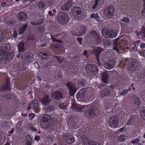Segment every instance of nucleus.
Masks as SVG:
<instances>
[{"label": "nucleus", "instance_id": "obj_1", "mask_svg": "<svg viewBox=\"0 0 145 145\" xmlns=\"http://www.w3.org/2000/svg\"><path fill=\"white\" fill-rule=\"evenodd\" d=\"M8 49L7 47L5 46L0 49V64H4L9 59L12 58L13 56V53L8 54Z\"/></svg>", "mask_w": 145, "mask_h": 145}, {"label": "nucleus", "instance_id": "obj_2", "mask_svg": "<svg viewBox=\"0 0 145 145\" xmlns=\"http://www.w3.org/2000/svg\"><path fill=\"white\" fill-rule=\"evenodd\" d=\"M83 111L86 115L89 118H92L95 115L96 106L90 105H86L84 106Z\"/></svg>", "mask_w": 145, "mask_h": 145}, {"label": "nucleus", "instance_id": "obj_3", "mask_svg": "<svg viewBox=\"0 0 145 145\" xmlns=\"http://www.w3.org/2000/svg\"><path fill=\"white\" fill-rule=\"evenodd\" d=\"M57 19L59 22L61 23H65L69 20V16L65 12H59L57 16Z\"/></svg>", "mask_w": 145, "mask_h": 145}, {"label": "nucleus", "instance_id": "obj_4", "mask_svg": "<svg viewBox=\"0 0 145 145\" xmlns=\"http://www.w3.org/2000/svg\"><path fill=\"white\" fill-rule=\"evenodd\" d=\"M119 117L117 116H113L109 118L108 120L109 125L112 128H116L118 125Z\"/></svg>", "mask_w": 145, "mask_h": 145}, {"label": "nucleus", "instance_id": "obj_5", "mask_svg": "<svg viewBox=\"0 0 145 145\" xmlns=\"http://www.w3.org/2000/svg\"><path fill=\"white\" fill-rule=\"evenodd\" d=\"M104 11L105 14L108 18H110L114 16L115 8L113 6L109 5L106 7Z\"/></svg>", "mask_w": 145, "mask_h": 145}, {"label": "nucleus", "instance_id": "obj_6", "mask_svg": "<svg viewBox=\"0 0 145 145\" xmlns=\"http://www.w3.org/2000/svg\"><path fill=\"white\" fill-rule=\"evenodd\" d=\"M103 36L106 38H114L117 35V33L110 30L103 29L102 31Z\"/></svg>", "mask_w": 145, "mask_h": 145}, {"label": "nucleus", "instance_id": "obj_7", "mask_svg": "<svg viewBox=\"0 0 145 145\" xmlns=\"http://www.w3.org/2000/svg\"><path fill=\"white\" fill-rule=\"evenodd\" d=\"M92 47L93 48H92L93 49V53L94 54L98 63L100 64L99 58L101 53L103 51V49L100 47Z\"/></svg>", "mask_w": 145, "mask_h": 145}, {"label": "nucleus", "instance_id": "obj_8", "mask_svg": "<svg viewBox=\"0 0 145 145\" xmlns=\"http://www.w3.org/2000/svg\"><path fill=\"white\" fill-rule=\"evenodd\" d=\"M86 91L84 89H81L77 94L76 97L78 100L83 101L85 100Z\"/></svg>", "mask_w": 145, "mask_h": 145}, {"label": "nucleus", "instance_id": "obj_9", "mask_svg": "<svg viewBox=\"0 0 145 145\" xmlns=\"http://www.w3.org/2000/svg\"><path fill=\"white\" fill-rule=\"evenodd\" d=\"M67 85L69 89V93L71 95L73 96L76 91L75 85L71 82H68Z\"/></svg>", "mask_w": 145, "mask_h": 145}, {"label": "nucleus", "instance_id": "obj_10", "mask_svg": "<svg viewBox=\"0 0 145 145\" xmlns=\"http://www.w3.org/2000/svg\"><path fill=\"white\" fill-rule=\"evenodd\" d=\"M116 64L115 60L110 59L104 64V66L105 69H112Z\"/></svg>", "mask_w": 145, "mask_h": 145}, {"label": "nucleus", "instance_id": "obj_11", "mask_svg": "<svg viewBox=\"0 0 145 145\" xmlns=\"http://www.w3.org/2000/svg\"><path fill=\"white\" fill-rule=\"evenodd\" d=\"M18 20L19 22L24 21L27 18V14L24 12H20L17 14Z\"/></svg>", "mask_w": 145, "mask_h": 145}, {"label": "nucleus", "instance_id": "obj_12", "mask_svg": "<svg viewBox=\"0 0 145 145\" xmlns=\"http://www.w3.org/2000/svg\"><path fill=\"white\" fill-rule=\"evenodd\" d=\"M82 141L84 145H99L98 142L91 141L86 137L82 138Z\"/></svg>", "mask_w": 145, "mask_h": 145}, {"label": "nucleus", "instance_id": "obj_13", "mask_svg": "<svg viewBox=\"0 0 145 145\" xmlns=\"http://www.w3.org/2000/svg\"><path fill=\"white\" fill-rule=\"evenodd\" d=\"M86 69L92 73L97 72L98 71L97 67L94 64H88L86 65Z\"/></svg>", "mask_w": 145, "mask_h": 145}, {"label": "nucleus", "instance_id": "obj_14", "mask_svg": "<svg viewBox=\"0 0 145 145\" xmlns=\"http://www.w3.org/2000/svg\"><path fill=\"white\" fill-rule=\"evenodd\" d=\"M52 97L55 99L59 100L63 98V95L60 91H57L53 93L52 94Z\"/></svg>", "mask_w": 145, "mask_h": 145}, {"label": "nucleus", "instance_id": "obj_15", "mask_svg": "<svg viewBox=\"0 0 145 145\" xmlns=\"http://www.w3.org/2000/svg\"><path fill=\"white\" fill-rule=\"evenodd\" d=\"M72 12L74 17L76 18L81 13V9L77 7H75L72 9Z\"/></svg>", "mask_w": 145, "mask_h": 145}, {"label": "nucleus", "instance_id": "obj_16", "mask_svg": "<svg viewBox=\"0 0 145 145\" xmlns=\"http://www.w3.org/2000/svg\"><path fill=\"white\" fill-rule=\"evenodd\" d=\"M64 139L65 142L69 144H71L73 143L75 140L73 136L70 135H65L64 137Z\"/></svg>", "mask_w": 145, "mask_h": 145}, {"label": "nucleus", "instance_id": "obj_17", "mask_svg": "<svg viewBox=\"0 0 145 145\" xmlns=\"http://www.w3.org/2000/svg\"><path fill=\"white\" fill-rule=\"evenodd\" d=\"M10 80L6 78L5 80V84L1 87V89L2 91H6L8 90L10 91Z\"/></svg>", "mask_w": 145, "mask_h": 145}, {"label": "nucleus", "instance_id": "obj_18", "mask_svg": "<svg viewBox=\"0 0 145 145\" xmlns=\"http://www.w3.org/2000/svg\"><path fill=\"white\" fill-rule=\"evenodd\" d=\"M49 97V95H47L42 99H40L39 101L43 105H48L50 103L51 101V99Z\"/></svg>", "mask_w": 145, "mask_h": 145}, {"label": "nucleus", "instance_id": "obj_19", "mask_svg": "<svg viewBox=\"0 0 145 145\" xmlns=\"http://www.w3.org/2000/svg\"><path fill=\"white\" fill-rule=\"evenodd\" d=\"M71 108L73 110L75 111H78L79 112L83 111L84 106L83 107L81 105L76 104H73L72 105Z\"/></svg>", "mask_w": 145, "mask_h": 145}, {"label": "nucleus", "instance_id": "obj_20", "mask_svg": "<svg viewBox=\"0 0 145 145\" xmlns=\"http://www.w3.org/2000/svg\"><path fill=\"white\" fill-rule=\"evenodd\" d=\"M39 55L44 59H46L51 55V53L47 51H42L39 53Z\"/></svg>", "mask_w": 145, "mask_h": 145}, {"label": "nucleus", "instance_id": "obj_21", "mask_svg": "<svg viewBox=\"0 0 145 145\" xmlns=\"http://www.w3.org/2000/svg\"><path fill=\"white\" fill-rule=\"evenodd\" d=\"M46 115H43L41 119L42 121L43 122H45V125H44L43 123H42V126L43 128H48L49 127V126L48 124V123L47 122L48 120V118L46 117Z\"/></svg>", "mask_w": 145, "mask_h": 145}, {"label": "nucleus", "instance_id": "obj_22", "mask_svg": "<svg viewBox=\"0 0 145 145\" xmlns=\"http://www.w3.org/2000/svg\"><path fill=\"white\" fill-rule=\"evenodd\" d=\"M109 78V74L107 72H105L102 73V80L103 83H108Z\"/></svg>", "mask_w": 145, "mask_h": 145}, {"label": "nucleus", "instance_id": "obj_23", "mask_svg": "<svg viewBox=\"0 0 145 145\" xmlns=\"http://www.w3.org/2000/svg\"><path fill=\"white\" fill-rule=\"evenodd\" d=\"M72 2L71 1H68L62 7L61 9L65 11L67 10L72 5Z\"/></svg>", "mask_w": 145, "mask_h": 145}, {"label": "nucleus", "instance_id": "obj_24", "mask_svg": "<svg viewBox=\"0 0 145 145\" xmlns=\"http://www.w3.org/2000/svg\"><path fill=\"white\" fill-rule=\"evenodd\" d=\"M110 93V90L108 88H106L103 90H101L100 91V95L104 97L107 95H108Z\"/></svg>", "mask_w": 145, "mask_h": 145}, {"label": "nucleus", "instance_id": "obj_25", "mask_svg": "<svg viewBox=\"0 0 145 145\" xmlns=\"http://www.w3.org/2000/svg\"><path fill=\"white\" fill-rule=\"evenodd\" d=\"M137 62L135 60L131 62V65L129 66L128 67L129 70L132 71H135L137 69Z\"/></svg>", "mask_w": 145, "mask_h": 145}, {"label": "nucleus", "instance_id": "obj_26", "mask_svg": "<svg viewBox=\"0 0 145 145\" xmlns=\"http://www.w3.org/2000/svg\"><path fill=\"white\" fill-rule=\"evenodd\" d=\"M91 34L96 40L97 44L101 42V40L100 37L95 31H91Z\"/></svg>", "mask_w": 145, "mask_h": 145}, {"label": "nucleus", "instance_id": "obj_27", "mask_svg": "<svg viewBox=\"0 0 145 145\" xmlns=\"http://www.w3.org/2000/svg\"><path fill=\"white\" fill-rule=\"evenodd\" d=\"M120 39V37H119L116 39H114L113 42V44L114 45L113 49L116 50L119 53L118 47V41Z\"/></svg>", "mask_w": 145, "mask_h": 145}, {"label": "nucleus", "instance_id": "obj_28", "mask_svg": "<svg viewBox=\"0 0 145 145\" xmlns=\"http://www.w3.org/2000/svg\"><path fill=\"white\" fill-rule=\"evenodd\" d=\"M18 52H23L24 51L25 49L24 44L23 42H21L19 43L18 44Z\"/></svg>", "mask_w": 145, "mask_h": 145}, {"label": "nucleus", "instance_id": "obj_29", "mask_svg": "<svg viewBox=\"0 0 145 145\" xmlns=\"http://www.w3.org/2000/svg\"><path fill=\"white\" fill-rule=\"evenodd\" d=\"M25 59L26 62H32L33 58L31 53H28L26 56Z\"/></svg>", "mask_w": 145, "mask_h": 145}, {"label": "nucleus", "instance_id": "obj_30", "mask_svg": "<svg viewBox=\"0 0 145 145\" xmlns=\"http://www.w3.org/2000/svg\"><path fill=\"white\" fill-rule=\"evenodd\" d=\"M130 141L131 143L134 145H142V144L140 142V139L138 138L131 140Z\"/></svg>", "mask_w": 145, "mask_h": 145}, {"label": "nucleus", "instance_id": "obj_31", "mask_svg": "<svg viewBox=\"0 0 145 145\" xmlns=\"http://www.w3.org/2000/svg\"><path fill=\"white\" fill-rule=\"evenodd\" d=\"M140 114L141 117L145 120V105H143V107L140 110Z\"/></svg>", "mask_w": 145, "mask_h": 145}, {"label": "nucleus", "instance_id": "obj_32", "mask_svg": "<svg viewBox=\"0 0 145 145\" xmlns=\"http://www.w3.org/2000/svg\"><path fill=\"white\" fill-rule=\"evenodd\" d=\"M133 101L134 103L137 106H140L141 104L140 99L137 96L134 97Z\"/></svg>", "mask_w": 145, "mask_h": 145}, {"label": "nucleus", "instance_id": "obj_33", "mask_svg": "<svg viewBox=\"0 0 145 145\" xmlns=\"http://www.w3.org/2000/svg\"><path fill=\"white\" fill-rule=\"evenodd\" d=\"M78 31L79 34L78 36H80L84 33L86 31V29L83 27L80 26L79 27Z\"/></svg>", "mask_w": 145, "mask_h": 145}, {"label": "nucleus", "instance_id": "obj_34", "mask_svg": "<svg viewBox=\"0 0 145 145\" xmlns=\"http://www.w3.org/2000/svg\"><path fill=\"white\" fill-rule=\"evenodd\" d=\"M38 102L36 99H34L30 104V106H32V108L34 109L37 107L38 105Z\"/></svg>", "mask_w": 145, "mask_h": 145}, {"label": "nucleus", "instance_id": "obj_35", "mask_svg": "<svg viewBox=\"0 0 145 145\" xmlns=\"http://www.w3.org/2000/svg\"><path fill=\"white\" fill-rule=\"evenodd\" d=\"M53 58H56V60L60 63H61L64 60V58L63 57L55 55L54 56Z\"/></svg>", "mask_w": 145, "mask_h": 145}, {"label": "nucleus", "instance_id": "obj_36", "mask_svg": "<svg viewBox=\"0 0 145 145\" xmlns=\"http://www.w3.org/2000/svg\"><path fill=\"white\" fill-rule=\"evenodd\" d=\"M46 5V3L45 1L40 2L38 3V6L40 8H44Z\"/></svg>", "mask_w": 145, "mask_h": 145}, {"label": "nucleus", "instance_id": "obj_37", "mask_svg": "<svg viewBox=\"0 0 145 145\" xmlns=\"http://www.w3.org/2000/svg\"><path fill=\"white\" fill-rule=\"evenodd\" d=\"M126 139L125 136L124 135H121L118 137V140L120 142H123L125 141Z\"/></svg>", "mask_w": 145, "mask_h": 145}, {"label": "nucleus", "instance_id": "obj_38", "mask_svg": "<svg viewBox=\"0 0 145 145\" xmlns=\"http://www.w3.org/2000/svg\"><path fill=\"white\" fill-rule=\"evenodd\" d=\"M28 25L27 24L24 25L21 29L19 30V33L20 34L23 33L25 30L27 28Z\"/></svg>", "mask_w": 145, "mask_h": 145}, {"label": "nucleus", "instance_id": "obj_39", "mask_svg": "<svg viewBox=\"0 0 145 145\" xmlns=\"http://www.w3.org/2000/svg\"><path fill=\"white\" fill-rule=\"evenodd\" d=\"M55 107L53 106H49L46 108V111L47 112H51L55 109Z\"/></svg>", "mask_w": 145, "mask_h": 145}, {"label": "nucleus", "instance_id": "obj_40", "mask_svg": "<svg viewBox=\"0 0 145 145\" xmlns=\"http://www.w3.org/2000/svg\"><path fill=\"white\" fill-rule=\"evenodd\" d=\"M140 44V41L137 40V42H134L133 43L135 47L134 48L135 51L137 50V47H139Z\"/></svg>", "mask_w": 145, "mask_h": 145}, {"label": "nucleus", "instance_id": "obj_41", "mask_svg": "<svg viewBox=\"0 0 145 145\" xmlns=\"http://www.w3.org/2000/svg\"><path fill=\"white\" fill-rule=\"evenodd\" d=\"M120 22H123L125 23H129L130 22V20L128 18L123 17V18L120 20Z\"/></svg>", "mask_w": 145, "mask_h": 145}, {"label": "nucleus", "instance_id": "obj_42", "mask_svg": "<svg viewBox=\"0 0 145 145\" xmlns=\"http://www.w3.org/2000/svg\"><path fill=\"white\" fill-rule=\"evenodd\" d=\"M56 72L57 73H55L54 75L55 78H59L61 77L62 74L60 71L58 70V71H57V70H56Z\"/></svg>", "mask_w": 145, "mask_h": 145}, {"label": "nucleus", "instance_id": "obj_43", "mask_svg": "<svg viewBox=\"0 0 145 145\" xmlns=\"http://www.w3.org/2000/svg\"><path fill=\"white\" fill-rule=\"evenodd\" d=\"M103 43L105 45L107 46L111 45L112 42L109 40H104L103 41Z\"/></svg>", "mask_w": 145, "mask_h": 145}, {"label": "nucleus", "instance_id": "obj_44", "mask_svg": "<svg viewBox=\"0 0 145 145\" xmlns=\"http://www.w3.org/2000/svg\"><path fill=\"white\" fill-rule=\"evenodd\" d=\"M140 33L141 36L145 37V27L143 26L140 31Z\"/></svg>", "mask_w": 145, "mask_h": 145}, {"label": "nucleus", "instance_id": "obj_45", "mask_svg": "<svg viewBox=\"0 0 145 145\" xmlns=\"http://www.w3.org/2000/svg\"><path fill=\"white\" fill-rule=\"evenodd\" d=\"M22 121H20L17 123L16 126V127L17 130H20L21 129V128L20 126L21 125V124L22 123Z\"/></svg>", "mask_w": 145, "mask_h": 145}, {"label": "nucleus", "instance_id": "obj_46", "mask_svg": "<svg viewBox=\"0 0 145 145\" xmlns=\"http://www.w3.org/2000/svg\"><path fill=\"white\" fill-rule=\"evenodd\" d=\"M32 138L29 135H26L25 136V142L26 143L28 142H29V143H31L32 142Z\"/></svg>", "mask_w": 145, "mask_h": 145}, {"label": "nucleus", "instance_id": "obj_47", "mask_svg": "<svg viewBox=\"0 0 145 145\" xmlns=\"http://www.w3.org/2000/svg\"><path fill=\"white\" fill-rule=\"evenodd\" d=\"M100 3V1L96 0L95 1V3L94 4V5L92 7V8L93 9L96 8H97V5H99Z\"/></svg>", "mask_w": 145, "mask_h": 145}, {"label": "nucleus", "instance_id": "obj_48", "mask_svg": "<svg viewBox=\"0 0 145 145\" xmlns=\"http://www.w3.org/2000/svg\"><path fill=\"white\" fill-rule=\"evenodd\" d=\"M67 106V105L65 103H62L59 104V107L62 109H65Z\"/></svg>", "mask_w": 145, "mask_h": 145}, {"label": "nucleus", "instance_id": "obj_49", "mask_svg": "<svg viewBox=\"0 0 145 145\" xmlns=\"http://www.w3.org/2000/svg\"><path fill=\"white\" fill-rule=\"evenodd\" d=\"M90 17L91 18H94L97 19V18H99V16L98 15V14L96 13V14H92L90 16Z\"/></svg>", "mask_w": 145, "mask_h": 145}, {"label": "nucleus", "instance_id": "obj_50", "mask_svg": "<svg viewBox=\"0 0 145 145\" xmlns=\"http://www.w3.org/2000/svg\"><path fill=\"white\" fill-rule=\"evenodd\" d=\"M78 85L80 86H82L84 85L85 84V82L82 80H79L78 82Z\"/></svg>", "mask_w": 145, "mask_h": 145}, {"label": "nucleus", "instance_id": "obj_51", "mask_svg": "<svg viewBox=\"0 0 145 145\" xmlns=\"http://www.w3.org/2000/svg\"><path fill=\"white\" fill-rule=\"evenodd\" d=\"M128 89L124 90L123 91L119 92L120 95L121 96L125 95L128 92Z\"/></svg>", "mask_w": 145, "mask_h": 145}, {"label": "nucleus", "instance_id": "obj_52", "mask_svg": "<svg viewBox=\"0 0 145 145\" xmlns=\"http://www.w3.org/2000/svg\"><path fill=\"white\" fill-rule=\"evenodd\" d=\"M73 123L72 120H67V124L69 126H71V125L72 126Z\"/></svg>", "mask_w": 145, "mask_h": 145}, {"label": "nucleus", "instance_id": "obj_53", "mask_svg": "<svg viewBox=\"0 0 145 145\" xmlns=\"http://www.w3.org/2000/svg\"><path fill=\"white\" fill-rule=\"evenodd\" d=\"M126 129V128L125 127H123L121 128H120V129H118V130L116 132V133H118L119 132H121L124 131Z\"/></svg>", "mask_w": 145, "mask_h": 145}, {"label": "nucleus", "instance_id": "obj_54", "mask_svg": "<svg viewBox=\"0 0 145 145\" xmlns=\"http://www.w3.org/2000/svg\"><path fill=\"white\" fill-rule=\"evenodd\" d=\"M29 116L30 120H32L35 116V114L34 113H31L29 114Z\"/></svg>", "mask_w": 145, "mask_h": 145}, {"label": "nucleus", "instance_id": "obj_55", "mask_svg": "<svg viewBox=\"0 0 145 145\" xmlns=\"http://www.w3.org/2000/svg\"><path fill=\"white\" fill-rule=\"evenodd\" d=\"M1 5L3 7H5L8 5V3L7 2H3L1 3Z\"/></svg>", "mask_w": 145, "mask_h": 145}, {"label": "nucleus", "instance_id": "obj_56", "mask_svg": "<svg viewBox=\"0 0 145 145\" xmlns=\"http://www.w3.org/2000/svg\"><path fill=\"white\" fill-rule=\"evenodd\" d=\"M77 41L79 42V44L80 45L82 44V38L81 37H77Z\"/></svg>", "mask_w": 145, "mask_h": 145}, {"label": "nucleus", "instance_id": "obj_57", "mask_svg": "<svg viewBox=\"0 0 145 145\" xmlns=\"http://www.w3.org/2000/svg\"><path fill=\"white\" fill-rule=\"evenodd\" d=\"M5 97L8 99H10L12 98L11 95L9 93L7 94L5 96Z\"/></svg>", "mask_w": 145, "mask_h": 145}, {"label": "nucleus", "instance_id": "obj_58", "mask_svg": "<svg viewBox=\"0 0 145 145\" xmlns=\"http://www.w3.org/2000/svg\"><path fill=\"white\" fill-rule=\"evenodd\" d=\"M7 24L10 25H12L13 24L15 23V22L14 21H9L7 22Z\"/></svg>", "mask_w": 145, "mask_h": 145}, {"label": "nucleus", "instance_id": "obj_59", "mask_svg": "<svg viewBox=\"0 0 145 145\" xmlns=\"http://www.w3.org/2000/svg\"><path fill=\"white\" fill-rule=\"evenodd\" d=\"M31 24L33 25H38L41 24V23L38 22H31Z\"/></svg>", "mask_w": 145, "mask_h": 145}, {"label": "nucleus", "instance_id": "obj_60", "mask_svg": "<svg viewBox=\"0 0 145 145\" xmlns=\"http://www.w3.org/2000/svg\"><path fill=\"white\" fill-rule=\"evenodd\" d=\"M133 119H131L130 120H129L128 122V124L129 125H132L133 124Z\"/></svg>", "mask_w": 145, "mask_h": 145}, {"label": "nucleus", "instance_id": "obj_61", "mask_svg": "<svg viewBox=\"0 0 145 145\" xmlns=\"http://www.w3.org/2000/svg\"><path fill=\"white\" fill-rule=\"evenodd\" d=\"M48 14L50 16H52V17H54L55 16V15L54 14H53L52 13V11H49L48 12Z\"/></svg>", "mask_w": 145, "mask_h": 145}, {"label": "nucleus", "instance_id": "obj_62", "mask_svg": "<svg viewBox=\"0 0 145 145\" xmlns=\"http://www.w3.org/2000/svg\"><path fill=\"white\" fill-rule=\"evenodd\" d=\"M13 37L14 38H16L17 36V34L16 31H14L12 35Z\"/></svg>", "mask_w": 145, "mask_h": 145}, {"label": "nucleus", "instance_id": "obj_63", "mask_svg": "<svg viewBox=\"0 0 145 145\" xmlns=\"http://www.w3.org/2000/svg\"><path fill=\"white\" fill-rule=\"evenodd\" d=\"M40 137L39 136H36L35 138V139L37 141H38L40 139Z\"/></svg>", "mask_w": 145, "mask_h": 145}, {"label": "nucleus", "instance_id": "obj_64", "mask_svg": "<svg viewBox=\"0 0 145 145\" xmlns=\"http://www.w3.org/2000/svg\"><path fill=\"white\" fill-rule=\"evenodd\" d=\"M142 16L145 18V8H144L142 10Z\"/></svg>", "mask_w": 145, "mask_h": 145}]
</instances>
